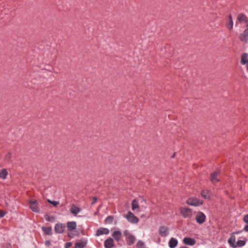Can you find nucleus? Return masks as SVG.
Here are the masks:
<instances>
[{
	"instance_id": "obj_1",
	"label": "nucleus",
	"mask_w": 248,
	"mask_h": 248,
	"mask_svg": "<svg viewBox=\"0 0 248 248\" xmlns=\"http://www.w3.org/2000/svg\"><path fill=\"white\" fill-rule=\"evenodd\" d=\"M180 213L185 218H190L193 216L192 209L187 207H180Z\"/></svg>"
},
{
	"instance_id": "obj_2",
	"label": "nucleus",
	"mask_w": 248,
	"mask_h": 248,
	"mask_svg": "<svg viewBox=\"0 0 248 248\" xmlns=\"http://www.w3.org/2000/svg\"><path fill=\"white\" fill-rule=\"evenodd\" d=\"M124 235L125 237V240L128 245L131 246L134 244L136 241V237L129 232L125 230L124 231Z\"/></svg>"
},
{
	"instance_id": "obj_3",
	"label": "nucleus",
	"mask_w": 248,
	"mask_h": 248,
	"mask_svg": "<svg viewBox=\"0 0 248 248\" xmlns=\"http://www.w3.org/2000/svg\"><path fill=\"white\" fill-rule=\"evenodd\" d=\"M186 203L190 206H198L202 205L203 201L197 198L191 197L186 200Z\"/></svg>"
},
{
	"instance_id": "obj_4",
	"label": "nucleus",
	"mask_w": 248,
	"mask_h": 248,
	"mask_svg": "<svg viewBox=\"0 0 248 248\" xmlns=\"http://www.w3.org/2000/svg\"><path fill=\"white\" fill-rule=\"evenodd\" d=\"M125 217L128 222L132 224H137L139 221L138 217L135 216L131 211H128L127 212Z\"/></svg>"
},
{
	"instance_id": "obj_5",
	"label": "nucleus",
	"mask_w": 248,
	"mask_h": 248,
	"mask_svg": "<svg viewBox=\"0 0 248 248\" xmlns=\"http://www.w3.org/2000/svg\"><path fill=\"white\" fill-rule=\"evenodd\" d=\"M195 220L198 224H202L205 221L206 216L202 212H198L195 217Z\"/></svg>"
},
{
	"instance_id": "obj_6",
	"label": "nucleus",
	"mask_w": 248,
	"mask_h": 248,
	"mask_svg": "<svg viewBox=\"0 0 248 248\" xmlns=\"http://www.w3.org/2000/svg\"><path fill=\"white\" fill-rule=\"evenodd\" d=\"M30 204V208L32 211L35 213H39L40 209L38 207V202L36 200H30L29 201Z\"/></svg>"
},
{
	"instance_id": "obj_7",
	"label": "nucleus",
	"mask_w": 248,
	"mask_h": 248,
	"mask_svg": "<svg viewBox=\"0 0 248 248\" xmlns=\"http://www.w3.org/2000/svg\"><path fill=\"white\" fill-rule=\"evenodd\" d=\"M65 227L63 224L58 223L55 226V232L57 233H62L64 232Z\"/></svg>"
},
{
	"instance_id": "obj_8",
	"label": "nucleus",
	"mask_w": 248,
	"mask_h": 248,
	"mask_svg": "<svg viewBox=\"0 0 248 248\" xmlns=\"http://www.w3.org/2000/svg\"><path fill=\"white\" fill-rule=\"evenodd\" d=\"M183 242L186 245L193 246L196 243V240L194 238L190 237H185L183 240Z\"/></svg>"
},
{
	"instance_id": "obj_9",
	"label": "nucleus",
	"mask_w": 248,
	"mask_h": 248,
	"mask_svg": "<svg viewBox=\"0 0 248 248\" xmlns=\"http://www.w3.org/2000/svg\"><path fill=\"white\" fill-rule=\"evenodd\" d=\"M220 173L219 170H217L211 174L210 181L212 183L215 184L220 181L218 178L217 175Z\"/></svg>"
},
{
	"instance_id": "obj_10",
	"label": "nucleus",
	"mask_w": 248,
	"mask_h": 248,
	"mask_svg": "<svg viewBox=\"0 0 248 248\" xmlns=\"http://www.w3.org/2000/svg\"><path fill=\"white\" fill-rule=\"evenodd\" d=\"M109 232V231L108 229L106 228H99L97 230L95 235L97 236H99L103 234H108Z\"/></svg>"
},
{
	"instance_id": "obj_11",
	"label": "nucleus",
	"mask_w": 248,
	"mask_h": 248,
	"mask_svg": "<svg viewBox=\"0 0 248 248\" xmlns=\"http://www.w3.org/2000/svg\"><path fill=\"white\" fill-rule=\"evenodd\" d=\"M159 233L162 237L167 236L169 234V229L168 227L164 226H161L159 229Z\"/></svg>"
},
{
	"instance_id": "obj_12",
	"label": "nucleus",
	"mask_w": 248,
	"mask_h": 248,
	"mask_svg": "<svg viewBox=\"0 0 248 248\" xmlns=\"http://www.w3.org/2000/svg\"><path fill=\"white\" fill-rule=\"evenodd\" d=\"M114 246V240L111 238L106 239L104 242V247L105 248H112Z\"/></svg>"
},
{
	"instance_id": "obj_13",
	"label": "nucleus",
	"mask_w": 248,
	"mask_h": 248,
	"mask_svg": "<svg viewBox=\"0 0 248 248\" xmlns=\"http://www.w3.org/2000/svg\"><path fill=\"white\" fill-rule=\"evenodd\" d=\"M239 38L240 40L243 42H248V29H246L244 32L240 35Z\"/></svg>"
},
{
	"instance_id": "obj_14",
	"label": "nucleus",
	"mask_w": 248,
	"mask_h": 248,
	"mask_svg": "<svg viewBox=\"0 0 248 248\" xmlns=\"http://www.w3.org/2000/svg\"><path fill=\"white\" fill-rule=\"evenodd\" d=\"M235 240H236V238H235V236L232 234L231 237H230V238L228 239V242L231 247H232V248H237V246L236 245V244H235Z\"/></svg>"
},
{
	"instance_id": "obj_15",
	"label": "nucleus",
	"mask_w": 248,
	"mask_h": 248,
	"mask_svg": "<svg viewBox=\"0 0 248 248\" xmlns=\"http://www.w3.org/2000/svg\"><path fill=\"white\" fill-rule=\"evenodd\" d=\"M80 209L74 204L72 205L70 209V213L74 215L75 216H77L78 214L80 212Z\"/></svg>"
},
{
	"instance_id": "obj_16",
	"label": "nucleus",
	"mask_w": 248,
	"mask_h": 248,
	"mask_svg": "<svg viewBox=\"0 0 248 248\" xmlns=\"http://www.w3.org/2000/svg\"><path fill=\"white\" fill-rule=\"evenodd\" d=\"M178 240L173 237L171 238L168 243L169 247L170 248H175L178 245Z\"/></svg>"
},
{
	"instance_id": "obj_17",
	"label": "nucleus",
	"mask_w": 248,
	"mask_h": 248,
	"mask_svg": "<svg viewBox=\"0 0 248 248\" xmlns=\"http://www.w3.org/2000/svg\"><path fill=\"white\" fill-rule=\"evenodd\" d=\"M122 235V232L120 231H115L112 234V237L117 242L120 240Z\"/></svg>"
},
{
	"instance_id": "obj_18",
	"label": "nucleus",
	"mask_w": 248,
	"mask_h": 248,
	"mask_svg": "<svg viewBox=\"0 0 248 248\" xmlns=\"http://www.w3.org/2000/svg\"><path fill=\"white\" fill-rule=\"evenodd\" d=\"M77 224L75 221L68 222L67 223V227L68 230L71 231L76 228Z\"/></svg>"
},
{
	"instance_id": "obj_19",
	"label": "nucleus",
	"mask_w": 248,
	"mask_h": 248,
	"mask_svg": "<svg viewBox=\"0 0 248 248\" xmlns=\"http://www.w3.org/2000/svg\"><path fill=\"white\" fill-rule=\"evenodd\" d=\"M131 207H132V210L133 211L139 210L140 207H139V202L137 200L134 199L132 201Z\"/></svg>"
},
{
	"instance_id": "obj_20",
	"label": "nucleus",
	"mask_w": 248,
	"mask_h": 248,
	"mask_svg": "<svg viewBox=\"0 0 248 248\" xmlns=\"http://www.w3.org/2000/svg\"><path fill=\"white\" fill-rule=\"evenodd\" d=\"M237 19L240 22L247 23L248 22L247 17L243 14H239L237 16Z\"/></svg>"
},
{
	"instance_id": "obj_21",
	"label": "nucleus",
	"mask_w": 248,
	"mask_h": 248,
	"mask_svg": "<svg viewBox=\"0 0 248 248\" xmlns=\"http://www.w3.org/2000/svg\"><path fill=\"white\" fill-rule=\"evenodd\" d=\"M201 195L205 199H209L210 198V192L209 190H202L201 192Z\"/></svg>"
},
{
	"instance_id": "obj_22",
	"label": "nucleus",
	"mask_w": 248,
	"mask_h": 248,
	"mask_svg": "<svg viewBox=\"0 0 248 248\" xmlns=\"http://www.w3.org/2000/svg\"><path fill=\"white\" fill-rule=\"evenodd\" d=\"M248 54L247 53H244L242 55L241 57V64L245 65L248 62Z\"/></svg>"
},
{
	"instance_id": "obj_23",
	"label": "nucleus",
	"mask_w": 248,
	"mask_h": 248,
	"mask_svg": "<svg viewBox=\"0 0 248 248\" xmlns=\"http://www.w3.org/2000/svg\"><path fill=\"white\" fill-rule=\"evenodd\" d=\"M8 175V172L5 169L1 170L0 171V178L5 179Z\"/></svg>"
},
{
	"instance_id": "obj_24",
	"label": "nucleus",
	"mask_w": 248,
	"mask_h": 248,
	"mask_svg": "<svg viewBox=\"0 0 248 248\" xmlns=\"http://www.w3.org/2000/svg\"><path fill=\"white\" fill-rule=\"evenodd\" d=\"M42 230L46 235H51L52 234V229L51 227H42Z\"/></svg>"
},
{
	"instance_id": "obj_25",
	"label": "nucleus",
	"mask_w": 248,
	"mask_h": 248,
	"mask_svg": "<svg viewBox=\"0 0 248 248\" xmlns=\"http://www.w3.org/2000/svg\"><path fill=\"white\" fill-rule=\"evenodd\" d=\"M233 23L231 16H229V23L226 24V27L229 30H232L233 28Z\"/></svg>"
},
{
	"instance_id": "obj_26",
	"label": "nucleus",
	"mask_w": 248,
	"mask_h": 248,
	"mask_svg": "<svg viewBox=\"0 0 248 248\" xmlns=\"http://www.w3.org/2000/svg\"><path fill=\"white\" fill-rule=\"evenodd\" d=\"M86 245V242H78L75 245V248H83Z\"/></svg>"
},
{
	"instance_id": "obj_27",
	"label": "nucleus",
	"mask_w": 248,
	"mask_h": 248,
	"mask_svg": "<svg viewBox=\"0 0 248 248\" xmlns=\"http://www.w3.org/2000/svg\"><path fill=\"white\" fill-rule=\"evenodd\" d=\"M114 217L112 216H109L107 217L105 219V223L106 224H111L113 220Z\"/></svg>"
},
{
	"instance_id": "obj_28",
	"label": "nucleus",
	"mask_w": 248,
	"mask_h": 248,
	"mask_svg": "<svg viewBox=\"0 0 248 248\" xmlns=\"http://www.w3.org/2000/svg\"><path fill=\"white\" fill-rule=\"evenodd\" d=\"M12 157V153H11L10 152L7 153L5 157V161L8 163H10L11 162V159Z\"/></svg>"
},
{
	"instance_id": "obj_29",
	"label": "nucleus",
	"mask_w": 248,
	"mask_h": 248,
	"mask_svg": "<svg viewBox=\"0 0 248 248\" xmlns=\"http://www.w3.org/2000/svg\"><path fill=\"white\" fill-rule=\"evenodd\" d=\"M45 218L46 220L48 222H53L55 220V217L53 216H49L48 215H45Z\"/></svg>"
},
{
	"instance_id": "obj_30",
	"label": "nucleus",
	"mask_w": 248,
	"mask_h": 248,
	"mask_svg": "<svg viewBox=\"0 0 248 248\" xmlns=\"http://www.w3.org/2000/svg\"><path fill=\"white\" fill-rule=\"evenodd\" d=\"M137 247L138 248H144V243L141 240H139L137 244Z\"/></svg>"
},
{
	"instance_id": "obj_31",
	"label": "nucleus",
	"mask_w": 248,
	"mask_h": 248,
	"mask_svg": "<svg viewBox=\"0 0 248 248\" xmlns=\"http://www.w3.org/2000/svg\"><path fill=\"white\" fill-rule=\"evenodd\" d=\"M246 244V242L244 240H238L236 244V245L237 247H243Z\"/></svg>"
},
{
	"instance_id": "obj_32",
	"label": "nucleus",
	"mask_w": 248,
	"mask_h": 248,
	"mask_svg": "<svg viewBox=\"0 0 248 248\" xmlns=\"http://www.w3.org/2000/svg\"><path fill=\"white\" fill-rule=\"evenodd\" d=\"M47 202L49 203L52 204L54 206H56L57 205H58L59 204V202H58V201H52L49 199L47 200Z\"/></svg>"
},
{
	"instance_id": "obj_33",
	"label": "nucleus",
	"mask_w": 248,
	"mask_h": 248,
	"mask_svg": "<svg viewBox=\"0 0 248 248\" xmlns=\"http://www.w3.org/2000/svg\"><path fill=\"white\" fill-rule=\"evenodd\" d=\"M243 220L246 223L248 224V214L244 216Z\"/></svg>"
},
{
	"instance_id": "obj_34",
	"label": "nucleus",
	"mask_w": 248,
	"mask_h": 248,
	"mask_svg": "<svg viewBox=\"0 0 248 248\" xmlns=\"http://www.w3.org/2000/svg\"><path fill=\"white\" fill-rule=\"evenodd\" d=\"M6 214V212L2 211L0 210V218L3 217Z\"/></svg>"
},
{
	"instance_id": "obj_35",
	"label": "nucleus",
	"mask_w": 248,
	"mask_h": 248,
	"mask_svg": "<svg viewBox=\"0 0 248 248\" xmlns=\"http://www.w3.org/2000/svg\"><path fill=\"white\" fill-rule=\"evenodd\" d=\"M97 201V199L96 197H93V202H92V204H95Z\"/></svg>"
},
{
	"instance_id": "obj_36",
	"label": "nucleus",
	"mask_w": 248,
	"mask_h": 248,
	"mask_svg": "<svg viewBox=\"0 0 248 248\" xmlns=\"http://www.w3.org/2000/svg\"><path fill=\"white\" fill-rule=\"evenodd\" d=\"M71 245L70 242H67L65 245V248H69Z\"/></svg>"
},
{
	"instance_id": "obj_37",
	"label": "nucleus",
	"mask_w": 248,
	"mask_h": 248,
	"mask_svg": "<svg viewBox=\"0 0 248 248\" xmlns=\"http://www.w3.org/2000/svg\"><path fill=\"white\" fill-rule=\"evenodd\" d=\"M51 244L50 241L49 240H47L45 242V245L46 246H49Z\"/></svg>"
},
{
	"instance_id": "obj_38",
	"label": "nucleus",
	"mask_w": 248,
	"mask_h": 248,
	"mask_svg": "<svg viewBox=\"0 0 248 248\" xmlns=\"http://www.w3.org/2000/svg\"><path fill=\"white\" fill-rule=\"evenodd\" d=\"M242 232V231H236V232H232V234L233 235V234H239V233H240Z\"/></svg>"
},
{
	"instance_id": "obj_39",
	"label": "nucleus",
	"mask_w": 248,
	"mask_h": 248,
	"mask_svg": "<svg viewBox=\"0 0 248 248\" xmlns=\"http://www.w3.org/2000/svg\"><path fill=\"white\" fill-rule=\"evenodd\" d=\"M244 230L247 232H248V225H246L244 228Z\"/></svg>"
},
{
	"instance_id": "obj_40",
	"label": "nucleus",
	"mask_w": 248,
	"mask_h": 248,
	"mask_svg": "<svg viewBox=\"0 0 248 248\" xmlns=\"http://www.w3.org/2000/svg\"><path fill=\"white\" fill-rule=\"evenodd\" d=\"M246 64H247V65H246L247 69L248 71V62Z\"/></svg>"
},
{
	"instance_id": "obj_41",
	"label": "nucleus",
	"mask_w": 248,
	"mask_h": 248,
	"mask_svg": "<svg viewBox=\"0 0 248 248\" xmlns=\"http://www.w3.org/2000/svg\"><path fill=\"white\" fill-rule=\"evenodd\" d=\"M180 248H188L186 246H182V247H181Z\"/></svg>"
},
{
	"instance_id": "obj_42",
	"label": "nucleus",
	"mask_w": 248,
	"mask_h": 248,
	"mask_svg": "<svg viewBox=\"0 0 248 248\" xmlns=\"http://www.w3.org/2000/svg\"><path fill=\"white\" fill-rule=\"evenodd\" d=\"M247 26L248 27V24L247 25Z\"/></svg>"
}]
</instances>
